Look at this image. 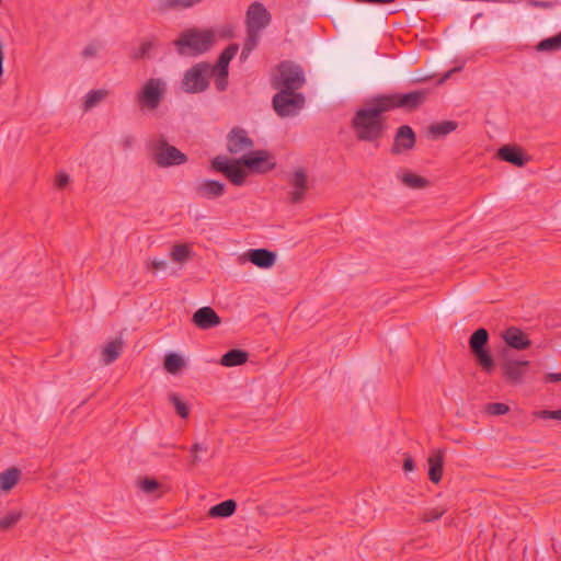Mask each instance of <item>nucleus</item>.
Here are the masks:
<instances>
[{
    "label": "nucleus",
    "instance_id": "17",
    "mask_svg": "<svg viewBox=\"0 0 561 561\" xmlns=\"http://www.w3.org/2000/svg\"><path fill=\"white\" fill-rule=\"evenodd\" d=\"M415 146V134L409 125L400 126L393 138L391 152L399 154L404 150H411Z\"/></svg>",
    "mask_w": 561,
    "mask_h": 561
},
{
    "label": "nucleus",
    "instance_id": "45",
    "mask_svg": "<svg viewBox=\"0 0 561 561\" xmlns=\"http://www.w3.org/2000/svg\"><path fill=\"white\" fill-rule=\"evenodd\" d=\"M69 175L65 172H59L56 175V185L59 188H64L69 183Z\"/></svg>",
    "mask_w": 561,
    "mask_h": 561
},
{
    "label": "nucleus",
    "instance_id": "26",
    "mask_svg": "<svg viewBox=\"0 0 561 561\" xmlns=\"http://www.w3.org/2000/svg\"><path fill=\"white\" fill-rule=\"evenodd\" d=\"M249 354L239 348L230 350L220 358V364L225 367H234L244 364L248 360Z\"/></svg>",
    "mask_w": 561,
    "mask_h": 561
},
{
    "label": "nucleus",
    "instance_id": "48",
    "mask_svg": "<svg viewBox=\"0 0 561 561\" xmlns=\"http://www.w3.org/2000/svg\"><path fill=\"white\" fill-rule=\"evenodd\" d=\"M415 468V462L411 457H407L403 461V470L412 471Z\"/></svg>",
    "mask_w": 561,
    "mask_h": 561
},
{
    "label": "nucleus",
    "instance_id": "42",
    "mask_svg": "<svg viewBox=\"0 0 561 561\" xmlns=\"http://www.w3.org/2000/svg\"><path fill=\"white\" fill-rule=\"evenodd\" d=\"M536 416L542 420H559L561 421V409L556 411L541 410L536 412Z\"/></svg>",
    "mask_w": 561,
    "mask_h": 561
},
{
    "label": "nucleus",
    "instance_id": "24",
    "mask_svg": "<svg viewBox=\"0 0 561 561\" xmlns=\"http://www.w3.org/2000/svg\"><path fill=\"white\" fill-rule=\"evenodd\" d=\"M497 156L503 161L510 162L516 167H523L528 161L520 149L511 146H503L500 148Z\"/></svg>",
    "mask_w": 561,
    "mask_h": 561
},
{
    "label": "nucleus",
    "instance_id": "19",
    "mask_svg": "<svg viewBox=\"0 0 561 561\" xmlns=\"http://www.w3.org/2000/svg\"><path fill=\"white\" fill-rule=\"evenodd\" d=\"M192 321L198 329L208 330L219 325L221 319L213 308L202 307L194 312Z\"/></svg>",
    "mask_w": 561,
    "mask_h": 561
},
{
    "label": "nucleus",
    "instance_id": "10",
    "mask_svg": "<svg viewBox=\"0 0 561 561\" xmlns=\"http://www.w3.org/2000/svg\"><path fill=\"white\" fill-rule=\"evenodd\" d=\"M489 341V332L484 328L476 330L469 339V347L474 355L478 364L488 374L494 369V360L490 352L485 348Z\"/></svg>",
    "mask_w": 561,
    "mask_h": 561
},
{
    "label": "nucleus",
    "instance_id": "13",
    "mask_svg": "<svg viewBox=\"0 0 561 561\" xmlns=\"http://www.w3.org/2000/svg\"><path fill=\"white\" fill-rule=\"evenodd\" d=\"M254 148V141L248 131L241 127H233L227 135V151L231 154H247Z\"/></svg>",
    "mask_w": 561,
    "mask_h": 561
},
{
    "label": "nucleus",
    "instance_id": "2",
    "mask_svg": "<svg viewBox=\"0 0 561 561\" xmlns=\"http://www.w3.org/2000/svg\"><path fill=\"white\" fill-rule=\"evenodd\" d=\"M214 39L215 34L211 30L188 28L181 33L173 45L182 56H198L210 49Z\"/></svg>",
    "mask_w": 561,
    "mask_h": 561
},
{
    "label": "nucleus",
    "instance_id": "38",
    "mask_svg": "<svg viewBox=\"0 0 561 561\" xmlns=\"http://www.w3.org/2000/svg\"><path fill=\"white\" fill-rule=\"evenodd\" d=\"M260 31L247 28V37L243 43L247 51H252L259 44Z\"/></svg>",
    "mask_w": 561,
    "mask_h": 561
},
{
    "label": "nucleus",
    "instance_id": "32",
    "mask_svg": "<svg viewBox=\"0 0 561 561\" xmlns=\"http://www.w3.org/2000/svg\"><path fill=\"white\" fill-rule=\"evenodd\" d=\"M24 516L21 511H12L0 518V531H5L13 528Z\"/></svg>",
    "mask_w": 561,
    "mask_h": 561
},
{
    "label": "nucleus",
    "instance_id": "52",
    "mask_svg": "<svg viewBox=\"0 0 561 561\" xmlns=\"http://www.w3.org/2000/svg\"><path fill=\"white\" fill-rule=\"evenodd\" d=\"M457 70H458V68H454V69H451V70L447 71V72L444 75V77L442 78L440 82H443V81H445L446 79H448V78L451 76V73H453V72H456Z\"/></svg>",
    "mask_w": 561,
    "mask_h": 561
},
{
    "label": "nucleus",
    "instance_id": "31",
    "mask_svg": "<svg viewBox=\"0 0 561 561\" xmlns=\"http://www.w3.org/2000/svg\"><path fill=\"white\" fill-rule=\"evenodd\" d=\"M170 403L174 407L178 415L182 419H186L190 415V407L188 404L181 399V397L175 393L171 392L168 396Z\"/></svg>",
    "mask_w": 561,
    "mask_h": 561
},
{
    "label": "nucleus",
    "instance_id": "33",
    "mask_svg": "<svg viewBox=\"0 0 561 561\" xmlns=\"http://www.w3.org/2000/svg\"><path fill=\"white\" fill-rule=\"evenodd\" d=\"M536 48L538 51H552L561 49V32L552 37L540 41Z\"/></svg>",
    "mask_w": 561,
    "mask_h": 561
},
{
    "label": "nucleus",
    "instance_id": "54",
    "mask_svg": "<svg viewBox=\"0 0 561 561\" xmlns=\"http://www.w3.org/2000/svg\"><path fill=\"white\" fill-rule=\"evenodd\" d=\"M131 144H133V138H131V137H129V136H128V137H126V138L124 139V147H126V148H127V147H130V146H131Z\"/></svg>",
    "mask_w": 561,
    "mask_h": 561
},
{
    "label": "nucleus",
    "instance_id": "28",
    "mask_svg": "<svg viewBox=\"0 0 561 561\" xmlns=\"http://www.w3.org/2000/svg\"><path fill=\"white\" fill-rule=\"evenodd\" d=\"M237 508V503L233 500H226L220 502L219 504L210 507L208 515L210 517H229L231 516Z\"/></svg>",
    "mask_w": 561,
    "mask_h": 561
},
{
    "label": "nucleus",
    "instance_id": "18",
    "mask_svg": "<svg viewBox=\"0 0 561 561\" xmlns=\"http://www.w3.org/2000/svg\"><path fill=\"white\" fill-rule=\"evenodd\" d=\"M288 182L294 187V191L290 193V202L293 204L300 203L308 191L306 171L302 168L296 169Z\"/></svg>",
    "mask_w": 561,
    "mask_h": 561
},
{
    "label": "nucleus",
    "instance_id": "53",
    "mask_svg": "<svg viewBox=\"0 0 561 561\" xmlns=\"http://www.w3.org/2000/svg\"><path fill=\"white\" fill-rule=\"evenodd\" d=\"M430 78H431V77L416 78V79H413V80H412V83L425 82V81H427Z\"/></svg>",
    "mask_w": 561,
    "mask_h": 561
},
{
    "label": "nucleus",
    "instance_id": "6",
    "mask_svg": "<svg viewBox=\"0 0 561 561\" xmlns=\"http://www.w3.org/2000/svg\"><path fill=\"white\" fill-rule=\"evenodd\" d=\"M209 77H211L210 64L197 62L184 72L181 88L190 94L202 93L209 87Z\"/></svg>",
    "mask_w": 561,
    "mask_h": 561
},
{
    "label": "nucleus",
    "instance_id": "49",
    "mask_svg": "<svg viewBox=\"0 0 561 561\" xmlns=\"http://www.w3.org/2000/svg\"><path fill=\"white\" fill-rule=\"evenodd\" d=\"M207 450V447L202 445V444H193L192 447H191V453L192 454H196L198 451H206Z\"/></svg>",
    "mask_w": 561,
    "mask_h": 561
},
{
    "label": "nucleus",
    "instance_id": "51",
    "mask_svg": "<svg viewBox=\"0 0 561 561\" xmlns=\"http://www.w3.org/2000/svg\"><path fill=\"white\" fill-rule=\"evenodd\" d=\"M250 54H251V51H247V50H245V47L243 46V47H242V50H241L240 59H241L242 61L247 60V59H248V57L250 56Z\"/></svg>",
    "mask_w": 561,
    "mask_h": 561
},
{
    "label": "nucleus",
    "instance_id": "44",
    "mask_svg": "<svg viewBox=\"0 0 561 561\" xmlns=\"http://www.w3.org/2000/svg\"><path fill=\"white\" fill-rule=\"evenodd\" d=\"M528 4L533 8L538 9H552L554 3L551 1H540V0H528Z\"/></svg>",
    "mask_w": 561,
    "mask_h": 561
},
{
    "label": "nucleus",
    "instance_id": "4",
    "mask_svg": "<svg viewBox=\"0 0 561 561\" xmlns=\"http://www.w3.org/2000/svg\"><path fill=\"white\" fill-rule=\"evenodd\" d=\"M165 93V81L161 78H150L136 93L135 100L140 111L153 112L160 106Z\"/></svg>",
    "mask_w": 561,
    "mask_h": 561
},
{
    "label": "nucleus",
    "instance_id": "16",
    "mask_svg": "<svg viewBox=\"0 0 561 561\" xmlns=\"http://www.w3.org/2000/svg\"><path fill=\"white\" fill-rule=\"evenodd\" d=\"M528 365V360L505 359L502 364L503 376L511 383H522Z\"/></svg>",
    "mask_w": 561,
    "mask_h": 561
},
{
    "label": "nucleus",
    "instance_id": "27",
    "mask_svg": "<svg viewBox=\"0 0 561 561\" xmlns=\"http://www.w3.org/2000/svg\"><path fill=\"white\" fill-rule=\"evenodd\" d=\"M21 477V471L16 467H11L0 473V490L9 492L11 491Z\"/></svg>",
    "mask_w": 561,
    "mask_h": 561
},
{
    "label": "nucleus",
    "instance_id": "8",
    "mask_svg": "<svg viewBox=\"0 0 561 561\" xmlns=\"http://www.w3.org/2000/svg\"><path fill=\"white\" fill-rule=\"evenodd\" d=\"M305 103L306 99L302 93L287 90H278L272 100L273 108L279 117L297 115Z\"/></svg>",
    "mask_w": 561,
    "mask_h": 561
},
{
    "label": "nucleus",
    "instance_id": "22",
    "mask_svg": "<svg viewBox=\"0 0 561 561\" xmlns=\"http://www.w3.org/2000/svg\"><path fill=\"white\" fill-rule=\"evenodd\" d=\"M444 456L445 453L443 449H436L428 457V478L433 483H438L443 477L444 470Z\"/></svg>",
    "mask_w": 561,
    "mask_h": 561
},
{
    "label": "nucleus",
    "instance_id": "21",
    "mask_svg": "<svg viewBox=\"0 0 561 561\" xmlns=\"http://www.w3.org/2000/svg\"><path fill=\"white\" fill-rule=\"evenodd\" d=\"M505 343L515 350H526L530 345L528 337L518 328L512 327L502 333Z\"/></svg>",
    "mask_w": 561,
    "mask_h": 561
},
{
    "label": "nucleus",
    "instance_id": "14",
    "mask_svg": "<svg viewBox=\"0 0 561 561\" xmlns=\"http://www.w3.org/2000/svg\"><path fill=\"white\" fill-rule=\"evenodd\" d=\"M271 14L261 2L249 5L245 14V26L250 30L262 31L271 23Z\"/></svg>",
    "mask_w": 561,
    "mask_h": 561
},
{
    "label": "nucleus",
    "instance_id": "47",
    "mask_svg": "<svg viewBox=\"0 0 561 561\" xmlns=\"http://www.w3.org/2000/svg\"><path fill=\"white\" fill-rule=\"evenodd\" d=\"M149 266H150L154 272H157V271H160V270L165 268V266H167V262H165V261H163V260H156V259H154V260H152V261L150 262Z\"/></svg>",
    "mask_w": 561,
    "mask_h": 561
},
{
    "label": "nucleus",
    "instance_id": "25",
    "mask_svg": "<svg viewBox=\"0 0 561 561\" xmlns=\"http://www.w3.org/2000/svg\"><path fill=\"white\" fill-rule=\"evenodd\" d=\"M124 342L122 339H115L108 342L102 351V359L105 365L114 363L123 351Z\"/></svg>",
    "mask_w": 561,
    "mask_h": 561
},
{
    "label": "nucleus",
    "instance_id": "20",
    "mask_svg": "<svg viewBox=\"0 0 561 561\" xmlns=\"http://www.w3.org/2000/svg\"><path fill=\"white\" fill-rule=\"evenodd\" d=\"M247 256L251 263L260 268H270L276 261V253L267 249L249 250Z\"/></svg>",
    "mask_w": 561,
    "mask_h": 561
},
{
    "label": "nucleus",
    "instance_id": "11",
    "mask_svg": "<svg viewBox=\"0 0 561 561\" xmlns=\"http://www.w3.org/2000/svg\"><path fill=\"white\" fill-rule=\"evenodd\" d=\"M241 158L229 160L226 157H215L211 160V169L221 172L225 176L237 186L243 185L248 173L242 169Z\"/></svg>",
    "mask_w": 561,
    "mask_h": 561
},
{
    "label": "nucleus",
    "instance_id": "36",
    "mask_svg": "<svg viewBox=\"0 0 561 561\" xmlns=\"http://www.w3.org/2000/svg\"><path fill=\"white\" fill-rule=\"evenodd\" d=\"M108 92L104 89L92 90L90 91L84 101V110H90L98 105L102 100L107 96Z\"/></svg>",
    "mask_w": 561,
    "mask_h": 561
},
{
    "label": "nucleus",
    "instance_id": "34",
    "mask_svg": "<svg viewBox=\"0 0 561 561\" xmlns=\"http://www.w3.org/2000/svg\"><path fill=\"white\" fill-rule=\"evenodd\" d=\"M183 366V358L175 353H170L164 358V368L170 374H176Z\"/></svg>",
    "mask_w": 561,
    "mask_h": 561
},
{
    "label": "nucleus",
    "instance_id": "40",
    "mask_svg": "<svg viewBox=\"0 0 561 561\" xmlns=\"http://www.w3.org/2000/svg\"><path fill=\"white\" fill-rule=\"evenodd\" d=\"M485 411L490 415H504L510 411V407L501 402L489 403L485 407Z\"/></svg>",
    "mask_w": 561,
    "mask_h": 561
},
{
    "label": "nucleus",
    "instance_id": "7",
    "mask_svg": "<svg viewBox=\"0 0 561 561\" xmlns=\"http://www.w3.org/2000/svg\"><path fill=\"white\" fill-rule=\"evenodd\" d=\"M150 148L152 150L153 161L160 168L180 165L187 161L186 154L170 145L163 137L151 142Z\"/></svg>",
    "mask_w": 561,
    "mask_h": 561
},
{
    "label": "nucleus",
    "instance_id": "3",
    "mask_svg": "<svg viewBox=\"0 0 561 561\" xmlns=\"http://www.w3.org/2000/svg\"><path fill=\"white\" fill-rule=\"evenodd\" d=\"M428 94V89H421L408 93L379 94L376 98L386 113L397 108L413 112L426 102Z\"/></svg>",
    "mask_w": 561,
    "mask_h": 561
},
{
    "label": "nucleus",
    "instance_id": "41",
    "mask_svg": "<svg viewBox=\"0 0 561 561\" xmlns=\"http://www.w3.org/2000/svg\"><path fill=\"white\" fill-rule=\"evenodd\" d=\"M158 486V481L148 477L139 481V488L147 494H152Z\"/></svg>",
    "mask_w": 561,
    "mask_h": 561
},
{
    "label": "nucleus",
    "instance_id": "1",
    "mask_svg": "<svg viewBox=\"0 0 561 561\" xmlns=\"http://www.w3.org/2000/svg\"><path fill=\"white\" fill-rule=\"evenodd\" d=\"M383 113L386 112L376 96L355 112L352 128L359 141L376 142L383 136L387 128Z\"/></svg>",
    "mask_w": 561,
    "mask_h": 561
},
{
    "label": "nucleus",
    "instance_id": "23",
    "mask_svg": "<svg viewBox=\"0 0 561 561\" xmlns=\"http://www.w3.org/2000/svg\"><path fill=\"white\" fill-rule=\"evenodd\" d=\"M204 0H158L154 5V11L158 13H165L168 11H182L192 8Z\"/></svg>",
    "mask_w": 561,
    "mask_h": 561
},
{
    "label": "nucleus",
    "instance_id": "55",
    "mask_svg": "<svg viewBox=\"0 0 561 561\" xmlns=\"http://www.w3.org/2000/svg\"><path fill=\"white\" fill-rule=\"evenodd\" d=\"M198 461H199V458L197 456V453L196 454H192V463L196 465Z\"/></svg>",
    "mask_w": 561,
    "mask_h": 561
},
{
    "label": "nucleus",
    "instance_id": "46",
    "mask_svg": "<svg viewBox=\"0 0 561 561\" xmlns=\"http://www.w3.org/2000/svg\"><path fill=\"white\" fill-rule=\"evenodd\" d=\"M543 381L546 383L560 382L561 381V373H548L545 375Z\"/></svg>",
    "mask_w": 561,
    "mask_h": 561
},
{
    "label": "nucleus",
    "instance_id": "9",
    "mask_svg": "<svg viewBox=\"0 0 561 561\" xmlns=\"http://www.w3.org/2000/svg\"><path fill=\"white\" fill-rule=\"evenodd\" d=\"M239 50L238 44H230L219 55L215 65H210L211 77L219 92H224L228 88L229 64Z\"/></svg>",
    "mask_w": 561,
    "mask_h": 561
},
{
    "label": "nucleus",
    "instance_id": "15",
    "mask_svg": "<svg viewBox=\"0 0 561 561\" xmlns=\"http://www.w3.org/2000/svg\"><path fill=\"white\" fill-rule=\"evenodd\" d=\"M194 193L199 198L215 199L226 192V185L216 180H201L194 184Z\"/></svg>",
    "mask_w": 561,
    "mask_h": 561
},
{
    "label": "nucleus",
    "instance_id": "5",
    "mask_svg": "<svg viewBox=\"0 0 561 561\" xmlns=\"http://www.w3.org/2000/svg\"><path fill=\"white\" fill-rule=\"evenodd\" d=\"M305 83L304 69L290 60L282 61L277 66V75L272 79V87L276 90L298 92Z\"/></svg>",
    "mask_w": 561,
    "mask_h": 561
},
{
    "label": "nucleus",
    "instance_id": "12",
    "mask_svg": "<svg viewBox=\"0 0 561 561\" xmlns=\"http://www.w3.org/2000/svg\"><path fill=\"white\" fill-rule=\"evenodd\" d=\"M241 163L244 168L255 173H266L276 167L275 157L267 150H252L241 156Z\"/></svg>",
    "mask_w": 561,
    "mask_h": 561
},
{
    "label": "nucleus",
    "instance_id": "35",
    "mask_svg": "<svg viewBox=\"0 0 561 561\" xmlns=\"http://www.w3.org/2000/svg\"><path fill=\"white\" fill-rule=\"evenodd\" d=\"M192 256L190 247L185 243L175 244L171 252V257L176 263H183Z\"/></svg>",
    "mask_w": 561,
    "mask_h": 561
},
{
    "label": "nucleus",
    "instance_id": "29",
    "mask_svg": "<svg viewBox=\"0 0 561 561\" xmlns=\"http://www.w3.org/2000/svg\"><path fill=\"white\" fill-rule=\"evenodd\" d=\"M457 123L453 121H444L440 123L432 124L428 127V135L436 139L446 136L457 128Z\"/></svg>",
    "mask_w": 561,
    "mask_h": 561
},
{
    "label": "nucleus",
    "instance_id": "30",
    "mask_svg": "<svg viewBox=\"0 0 561 561\" xmlns=\"http://www.w3.org/2000/svg\"><path fill=\"white\" fill-rule=\"evenodd\" d=\"M398 178L404 185L411 188H423L428 185V181L425 178L411 172L398 173Z\"/></svg>",
    "mask_w": 561,
    "mask_h": 561
},
{
    "label": "nucleus",
    "instance_id": "39",
    "mask_svg": "<svg viewBox=\"0 0 561 561\" xmlns=\"http://www.w3.org/2000/svg\"><path fill=\"white\" fill-rule=\"evenodd\" d=\"M445 513L446 510L443 507L430 508L422 514L421 520L425 523L435 522L439 519Z\"/></svg>",
    "mask_w": 561,
    "mask_h": 561
},
{
    "label": "nucleus",
    "instance_id": "43",
    "mask_svg": "<svg viewBox=\"0 0 561 561\" xmlns=\"http://www.w3.org/2000/svg\"><path fill=\"white\" fill-rule=\"evenodd\" d=\"M98 51L99 45L96 43H91L82 50V56L84 58H92L96 56Z\"/></svg>",
    "mask_w": 561,
    "mask_h": 561
},
{
    "label": "nucleus",
    "instance_id": "37",
    "mask_svg": "<svg viewBox=\"0 0 561 561\" xmlns=\"http://www.w3.org/2000/svg\"><path fill=\"white\" fill-rule=\"evenodd\" d=\"M154 47V42L151 39H146L141 42L138 48L134 49L130 53V58L134 60L144 59L149 56V53Z\"/></svg>",
    "mask_w": 561,
    "mask_h": 561
},
{
    "label": "nucleus",
    "instance_id": "50",
    "mask_svg": "<svg viewBox=\"0 0 561 561\" xmlns=\"http://www.w3.org/2000/svg\"><path fill=\"white\" fill-rule=\"evenodd\" d=\"M3 59H4V54H3L2 45H0V77L3 75Z\"/></svg>",
    "mask_w": 561,
    "mask_h": 561
}]
</instances>
